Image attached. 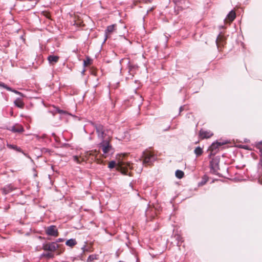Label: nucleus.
I'll list each match as a JSON object with an SVG mask.
<instances>
[{"label": "nucleus", "instance_id": "1", "mask_svg": "<svg viewBox=\"0 0 262 262\" xmlns=\"http://www.w3.org/2000/svg\"><path fill=\"white\" fill-rule=\"evenodd\" d=\"M142 158L143 159V164L146 166L152 165L157 160L156 155L151 151L147 149L142 152Z\"/></svg>", "mask_w": 262, "mask_h": 262}, {"label": "nucleus", "instance_id": "2", "mask_svg": "<svg viewBox=\"0 0 262 262\" xmlns=\"http://www.w3.org/2000/svg\"><path fill=\"white\" fill-rule=\"evenodd\" d=\"M221 158L220 156H216L213 158L210 161V168L211 173L221 177V174L217 172L220 170L219 164Z\"/></svg>", "mask_w": 262, "mask_h": 262}, {"label": "nucleus", "instance_id": "3", "mask_svg": "<svg viewBox=\"0 0 262 262\" xmlns=\"http://www.w3.org/2000/svg\"><path fill=\"white\" fill-rule=\"evenodd\" d=\"M99 147H100L104 154H106L113 149V148L111 144L110 141L105 139H103L101 142L99 144Z\"/></svg>", "mask_w": 262, "mask_h": 262}, {"label": "nucleus", "instance_id": "4", "mask_svg": "<svg viewBox=\"0 0 262 262\" xmlns=\"http://www.w3.org/2000/svg\"><path fill=\"white\" fill-rule=\"evenodd\" d=\"M59 247L56 242H51L49 243H45L42 244V248L45 251L53 252L55 251Z\"/></svg>", "mask_w": 262, "mask_h": 262}, {"label": "nucleus", "instance_id": "5", "mask_svg": "<svg viewBox=\"0 0 262 262\" xmlns=\"http://www.w3.org/2000/svg\"><path fill=\"white\" fill-rule=\"evenodd\" d=\"M46 233L48 235L57 237L58 235L57 228L55 225H50L46 229Z\"/></svg>", "mask_w": 262, "mask_h": 262}, {"label": "nucleus", "instance_id": "6", "mask_svg": "<svg viewBox=\"0 0 262 262\" xmlns=\"http://www.w3.org/2000/svg\"><path fill=\"white\" fill-rule=\"evenodd\" d=\"M213 135L212 133L210 131L205 130L203 129L199 131V136L202 139H208Z\"/></svg>", "mask_w": 262, "mask_h": 262}, {"label": "nucleus", "instance_id": "7", "mask_svg": "<svg viewBox=\"0 0 262 262\" xmlns=\"http://www.w3.org/2000/svg\"><path fill=\"white\" fill-rule=\"evenodd\" d=\"M236 17L235 12L233 10H231L227 14L226 17L224 19L225 23H231L234 20Z\"/></svg>", "mask_w": 262, "mask_h": 262}, {"label": "nucleus", "instance_id": "8", "mask_svg": "<svg viewBox=\"0 0 262 262\" xmlns=\"http://www.w3.org/2000/svg\"><path fill=\"white\" fill-rule=\"evenodd\" d=\"M116 26H117L116 24H113V25L108 26L106 27V29L105 30V38L103 42V43H104L105 42V41L106 40V39L107 38V34H111V33H113L115 31V28H116Z\"/></svg>", "mask_w": 262, "mask_h": 262}, {"label": "nucleus", "instance_id": "9", "mask_svg": "<svg viewBox=\"0 0 262 262\" xmlns=\"http://www.w3.org/2000/svg\"><path fill=\"white\" fill-rule=\"evenodd\" d=\"M0 87L6 89L7 91L12 92L14 93L15 94H18L22 97L24 96V95L22 93L16 90L13 89L12 88H11V87H9L7 84H6L5 83H4L2 81L0 83Z\"/></svg>", "mask_w": 262, "mask_h": 262}, {"label": "nucleus", "instance_id": "10", "mask_svg": "<svg viewBox=\"0 0 262 262\" xmlns=\"http://www.w3.org/2000/svg\"><path fill=\"white\" fill-rule=\"evenodd\" d=\"M14 189L15 188L11 184H7L2 189V193L4 195H6Z\"/></svg>", "mask_w": 262, "mask_h": 262}, {"label": "nucleus", "instance_id": "11", "mask_svg": "<svg viewBox=\"0 0 262 262\" xmlns=\"http://www.w3.org/2000/svg\"><path fill=\"white\" fill-rule=\"evenodd\" d=\"M91 124L93 126L95 127L97 134H99V133L101 132L102 131L104 130V126L100 123H96L91 121Z\"/></svg>", "mask_w": 262, "mask_h": 262}, {"label": "nucleus", "instance_id": "12", "mask_svg": "<svg viewBox=\"0 0 262 262\" xmlns=\"http://www.w3.org/2000/svg\"><path fill=\"white\" fill-rule=\"evenodd\" d=\"M47 59L50 64H54L58 61L59 57L58 56L52 54L49 55Z\"/></svg>", "mask_w": 262, "mask_h": 262}, {"label": "nucleus", "instance_id": "13", "mask_svg": "<svg viewBox=\"0 0 262 262\" xmlns=\"http://www.w3.org/2000/svg\"><path fill=\"white\" fill-rule=\"evenodd\" d=\"M50 112L52 113L53 115H55V114L56 113H58L60 115L68 114L67 112H66V111L61 110L59 107L56 106H54V110L52 111H50Z\"/></svg>", "mask_w": 262, "mask_h": 262}, {"label": "nucleus", "instance_id": "14", "mask_svg": "<svg viewBox=\"0 0 262 262\" xmlns=\"http://www.w3.org/2000/svg\"><path fill=\"white\" fill-rule=\"evenodd\" d=\"M10 130L13 133H21L24 130L23 127L20 125H18L17 126L13 125L11 127Z\"/></svg>", "mask_w": 262, "mask_h": 262}, {"label": "nucleus", "instance_id": "15", "mask_svg": "<svg viewBox=\"0 0 262 262\" xmlns=\"http://www.w3.org/2000/svg\"><path fill=\"white\" fill-rule=\"evenodd\" d=\"M14 103L16 106H17V107L20 108H23L25 105L24 102L19 98H17L14 101Z\"/></svg>", "mask_w": 262, "mask_h": 262}, {"label": "nucleus", "instance_id": "16", "mask_svg": "<svg viewBox=\"0 0 262 262\" xmlns=\"http://www.w3.org/2000/svg\"><path fill=\"white\" fill-rule=\"evenodd\" d=\"M77 244V242L75 238H70L66 242V245L70 247H73Z\"/></svg>", "mask_w": 262, "mask_h": 262}, {"label": "nucleus", "instance_id": "17", "mask_svg": "<svg viewBox=\"0 0 262 262\" xmlns=\"http://www.w3.org/2000/svg\"><path fill=\"white\" fill-rule=\"evenodd\" d=\"M43 257H46L47 259L53 258L54 257V254L51 252L42 253L40 255V258H41Z\"/></svg>", "mask_w": 262, "mask_h": 262}, {"label": "nucleus", "instance_id": "18", "mask_svg": "<svg viewBox=\"0 0 262 262\" xmlns=\"http://www.w3.org/2000/svg\"><path fill=\"white\" fill-rule=\"evenodd\" d=\"M208 179L209 178L207 175H204L202 178V180L198 183V186H202L204 185L208 181Z\"/></svg>", "mask_w": 262, "mask_h": 262}, {"label": "nucleus", "instance_id": "19", "mask_svg": "<svg viewBox=\"0 0 262 262\" xmlns=\"http://www.w3.org/2000/svg\"><path fill=\"white\" fill-rule=\"evenodd\" d=\"M194 152L196 157H199L201 156L203 152V148L200 146H198L194 150Z\"/></svg>", "mask_w": 262, "mask_h": 262}, {"label": "nucleus", "instance_id": "20", "mask_svg": "<svg viewBox=\"0 0 262 262\" xmlns=\"http://www.w3.org/2000/svg\"><path fill=\"white\" fill-rule=\"evenodd\" d=\"M176 177L179 179L183 178L184 176V172L181 170L178 169L175 171Z\"/></svg>", "mask_w": 262, "mask_h": 262}, {"label": "nucleus", "instance_id": "21", "mask_svg": "<svg viewBox=\"0 0 262 262\" xmlns=\"http://www.w3.org/2000/svg\"><path fill=\"white\" fill-rule=\"evenodd\" d=\"M92 62V59L89 56L86 57V59L83 60V66L85 67L87 65L91 64Z\"/></svg>", "mask_w": 262, "mask_h": 262}, {"label": "nucleus", "instance_id": "22", "mask_svg": "<svg viewBox=\"0 0 262 262\" xmlns=\"http://www.w3.org/2000/svg\"><path fill=\"white\" fill-rule=\"evenodd\" d=\"M175 237H176V240L177 241V245L178 246H180V244L183 242L182 237L181 235L177 234V235H175Z\"/></svg>", "mask_w": 262, "mask_h": 262}, {"label": "nucleus", "instance_id": "23", "mask_svg": "<svg viewBox=\"0 0 262 262\" xmlns=\"http://www.w3.org/2000/svg\"><path fill=\"white\" fill-rule=\"evenodd\" d=\"M0 46L2 47L7 48L9 47L10 46L9 41H7V40L3 41L1 42Z\"/></svg>", "mask_w": 262, "mask_h": 262}, {"label": "nucleus", "instance_id": "24", "mask_svg": "<svg viewBox=\"0 0 262 262\" xmlns=\"http://www.w3.org/2000/svg\"><path fill=\"white\" fill-rule=\"evenodd\" d=\"M116 164V161L115 160H112L109 162L108 165V167L110 169H112L115 167Z\"/></svg>", "mask_w": 262, "mask_h": 262}, {"label": "nucleus", "instance_id": "25", "mask_svg": "<svg viewBox=\"0 0 262 262\" xmlns=\"http://www.w3.org/2000/svg\"><path fill=\"white\" fill-rule=\"evenodd\" d=\"M217 144L214 141L213 142L209 147V149L213 151L217 148H218Z\"/></svg>", "mask_w": 262, "mask_h": 262}, {"label": "nucleus", "instance_id": "26", "mask_svg": "<svg viewBox=\"0 0 262 262\" xmlns=\"http://www.w3.org/2000/svg\"><path fill=\"white\" fill-rule=\"evenodd\" d=\"M96 258H96V255H94V254L90 255L87 259V261L91 262V261H93L94 259H96Z\"/></svg>", "mask_w": 262, "mask_h": 262}, {"label": "nucleus", "instance_id": "27", "mask_svg": "<svg viewBox=\"0 0 262 262\" xmlns=\"http://www.w3.org/2000/svg\"><path fill=\"white\" fill-rule=\"evenodd\" d=\"M215 142L217 144L218 147H220L221 146L224 145L226 144L229 143V142L227 140L224 141L223 142H219L217 140H216Z\"/></svg>", "mask_w": 262, "mask_h": 262}, {"label": "nucleus", "instance_id": "28", "mask_svg": "<svg viewBox=\"0 0 262 262\" xmlns=\"http://www.w3.org/2000/svg\"><path fill=\"white\" fill-rule=\"evenodd\" d=\"M222 40H223V39L220 37V34H219L215 40L216 45L217 48L219 47V42Z\"/></svg>", "mask_w": 262, "mask_h": 262}, {"label": "nucleus", "instance_id": "29", "mask_svg": "<svg viewBox=\"0 0 262 262\" xmlns=\"http://www.w3.org/2000/svg\"><path fill=\"white\" fill-rule=\"evenodd\" d=\"M7 146L10 148V149H13V150H15V148H16V145H14V144H9L8 143H7Z\"/></svg>", "mask_w": 262, "mask_h": 262}, {"label": "nucleus", "instance_id": "30", "mask_svg": "<svg viewBox=\"0 0 262 262\" xmlns=\"http://www.w3.org/2000/svg\"><path fill=\"white\" fill-rule=\"evenodd\" d=\"M104 136H105V132L104 131H102L101 132L99 133V134H98V136L99 138H100L102 140L103 139H104Z\"/></svg>", "mask_w": 262, "mask_h": 262}, {"label": "nucleus", "instance_id": "31", "mask_svg": "<svg viewBox=\"0 0 262 262\" xmlns=\"http://www.w3.org/2000/svg\"><path fill=\"white\" fill-rule=\"evenodd\" d=\"M257 168L260 169V168L262 169V158H260L259 162L257 164Z\"/></svg>", "mask_w": 262, "mask_h": 262}, {"label": "nucleus", "instance_id": "32", "mask_svg": "<svg viewBox=\"0 0 262 262\" xmlns=\"http://www.w3.org/2000/svg\"><path fill=\"white\" fill-rule=\"evenodd\" d=\"M73 159H74V161L75 162H77V163H80V161L77 156H73Z\"/></svg>", "mask_w": 262, "mask_h": 262}, {"label": "nucleus", "instance_id": "33", "mask_svg": "<svg viewBox=\"0 0 262 262\" xmlns=\"http://www.w3.org/2000/svg\"><path fill=\"white\" fill-rule=\"evenodd\" d=\"M184 1V0H173V2L176 5H179L182 4Z\"/></svg>", "mask_w": 262, "mask_h": 262}, {"label": "nucleus", "instance_id": "34", "mask_svg": "<svg viewBox=\"0 0 262 262\" xmlns=\"http://www.w3.org/2000/svg\"><path fill=\"white\" fill-rule=\"evenodd\" d=\"M17 152H21V153H24V151L21 149L20 147H18V146H16V148H15V150Z\"/></svg>", "mask_w": 262, "mask_h": 262}, {"label": "nucleus", "instance_id": "35", "mask_svg": "<svg viewBox=\"0 0 262 262\" xmlns=\"http://www.w3.org/2000/svg\"><path fill=\"white\" fill-rule=\"evenodd\" d=\"M64 238H59L57 239H56V241L55 242H56V244H57V243L62 242L64 241Z\"/></svg>", "mask_w": 262, "mask_h": 262}, {"label": "nucleus", "instance_id": "36", "mask_svg": "<svg viewBox=\"0 0 262 262\" xmlns=\"http://www.w3.org/2000/svg\"><path fill=\"white\" fill-rule=\"evenodd\" d=\"M258 182L259 184L262 185V175L261 176H258Z\"/></svg>", "mask_w": 262, "mask_h": 262}, {"label": "nucleus", "instance_id": "37", "mask_svg": "<svg viewBox=\"0 0 262 262\" xmlns=\"http://www.w3.org/2000/svg\"><path fill=\"white\" fill-rule=\"evenodd\" d=\"M259 149L260 158H262V148L260 147H257Z\"/></svg>", "mask_w": 262, "mask_h": 262}, {"label": "nucleus", "instance_id": "38", "mask_svg": "<svg viewBox=\"0 0 262 262\" xmlns=\"http://www.w3.org/2000/svg\"><path fill=\"white\" fill-rule=\"evenodd\" d=\"M184 107L185 105L180 106V107L179 108V114H180L184 110Z\"/></svg>", "mask_w": 262, "mask_h": 262}, {"label": "nucleus", "instance_id": "39", "mask_svg": "<svg viewBox=\"0 0 262 262\" xmlns=\"http://www.w3.org/2000/svg\"><path fill=\"white\" fill-rule=\"evenodd\" d=\"M22 154H23L24 156H25L26 157H27L28 158L30 159L31 160H32V159H31V158L30 157V156L28 154H26V153H25V152H24V153H22Z\"/></svg>", "mask_w": 262, "mask_h": 262}, {"label": "nucleus", "instance_id": "40", "mask_svg": "<svg viewBox=\"0 0 262 262\" xmlns=\"http://www.w3.org/2000/svg\"><path fill=\"white\" fill-rule=\"evenodd\" d=\"M82 251L83 252H84L85 251H88V250L86 249L85 248V246L84 245L82 248H81Z\"/></svg>", "mask_w": 262, "mask_h": 262}, {"label": "nucleus", "instance_id": "41", "mask_svg": "<svg viewBox=\"0 0 262 262\" xmlns=\"http://www.w3.org/2000/svg\"><path fill=\"white\" fill-rule=\"evenodd\" d=\"M128 135V133L127 132H124V137H122L121 139H119V140H121L122 138H125L127 135Z\"/></svg>", "mask_w": 262, "mask_h": 262}, {"label": "nucleus", "instance_id": "42", "mask_svg": "<svg viewBox=\"0 0 262 262\" xmlns=\"http://www.w3.org/2000/svg\"><path fill=\"white\" fill-rule=\"evenodd\" d=\"M170 125H168V126L167 128L163 129V132L168 131L170 129Z\"/></svg>", "mask_w": 262, "mask_h": 262}, {"label": "nucleus", "instance_id": "43", "mask_svg": "<svg viewBox=\"0 0 262 262\" xmlns=\"http://www.w3.org/2000/svg\"><path fill=\"white\" fill-rule=\"evenodd\" d=\"M154 9H155V7H152V8H151L149 10H148V11H147V13H149V12H150V11H151L153 10Z\"/></svg>", "mask_w": 262, "mask_h": 262}, {"label": "nucleus", "instance_id": "44", "mask_svg": "<svg viewBox=\"0 0 262 262\" xmlns=\"http://www.w3.org/2000/svg\"><path fill=\"white\" fill-rule=\"evenodd\" d=\"M214 155V154H212V152H211V153L208 155V158H211V156H212V155Z\"/></svg>", "mask_w": 262, "mask_h": 262}, {"label": "nucleus", "instance_id": "45", "mask_svg": "<svg viewBox=\"0 0 262 262\" xmlns=\"http://www.w3.org/2000/svg\"><path fill=\"white\" fill-rule=\"evenodd\" d=\"M85 67H83V69L82 70V71H81V74H84V72H85Z\"/></svg>", "mask_w": 262, "mask_h": 262}, {"label": "nucleus", "instance_id": "46", "mask_svg": "<svg viewBox=\"0 0 262 262\" xmlns=\"http://www.w3.org/2000/svg\"><path fill=\"white\" fill-rule=\"evenodd\" d=\"M52 136L54 138H56V134H55V133H52Z\"/></svg>", "mask_w": 262, "mask_h": 262}, {"label": "nucleus", "instance_id": "47", "mask_svg": "<svg viewBox=\"0 0 262 262\" xmlns=\"http://www.w3.org/2000/svg\"><path fill=\"white\" fill-rule=\"evenodd\" d=\"M259 145H262V141H260V142L258 143V145H257V147H258V146H259Z\"/></svg>", "mask_w": 262, "mask_h": 262}, {"label": "nucleus", "instance_id": "48", "mask_svg": "<svg viewBox=\"0 0 262 262\" xmlns=\"http://www.w3.org/2000/svg\"><path fill=\"white\" fill-rule=\"evenodd\" d=\"M243 148H244V149H247V145H244V146H243Z\"/></svg>", "mask_w": 262, "mask_h": 262}, {"label": "nucleus", "instance_id": "49", "mask_svg": "<svg viewBox=\"0 0 262 262\" xmlns=\"http://www.w3.org/2000/svg\"><path fill=\"white\" fill-rule=\"evenodd\" d=\"M190 115V113H189V114H187V115H186V117H189V115Z\"/></svg>", "mask_w": 262, "mask_h": 262}, {"label": "nucleus", "instance_id": "50", "mask_svg": "<svg viewBox=\"0 0 262 262\" xmlns=\"http://www.w3.org/2000/svg\"><path fill=\"white\" fill-rule=\"evenodd\" d=\"M3 52L4 53H7V51H6L5 50H3Z\"/></svg>", "mask_w": 262, "mask_h": 262}, {"label": "nucleus", "instance_id": "51", "mask_svg": "<svg viewBox=\"0 0 262 262\" xmlns=\"http://www.w3.org/2000/svg\"><path fill=\"white\" fill-rule=\"evenodd\" d=\"M129 186H130V187H133V185H132V183H130Z\"/></svg>", "mask_w": 262, "mask_h": 262}, {"label": "nucleus", "instance_id": "52", "mask_svg": "<svg viewBox=\"0 0 262 262\" xmlns=\"http://www.w3.org/2000/svg\"><path fill=\"white\" fill-rule=\"evenodd\" d=\"M39 238L40 239L44 238L43 237H42L41 236H39Z\"/></svg>", "mask_w": 262, "mask_h": 262}, {"label": "nucleus", "instance_id": "53", "mask_svg": "<svg viewBox=\"0 0 262 262\" xmlns=\"http://www.w3.org/2000/svg\"><path fill=\"white\" fill-rule=\"evenodd\" d=\"M84 130L85 132H86V130L85 129V128L84 127Z\"/></svg>", "mask_w": 262, "mask_h": 262}]
</instances>
